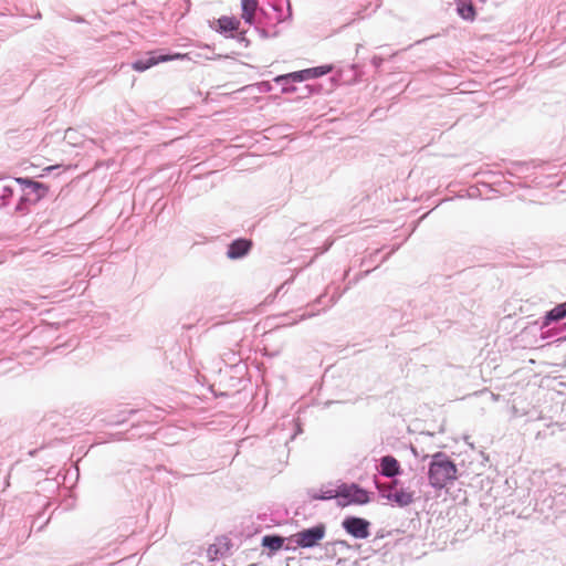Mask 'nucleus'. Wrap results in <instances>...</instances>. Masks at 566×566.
<instances>
[{"instance_id":"f257e3e1","label":"nucleus","mask_w":566,"mask_h":566,"mask_svg":"<svg viewBox=\"0 0 566 566\" xmlns=\"http://www.w3.org/2000/svg\"><path fill=\"white\" fill-rule=\"evenodd\" d=\"M428 458V482L434 490H442L451 485L458 479L455 463L444 452H436Z\"/></svg>"},{"instance_id":"f03ea898","label":"nucleus","mask_w":566,"mask_h":566,"mask_svg":"<svg viewBox=\"0 0 566 566\" xmlns=\"http://www.w3.org/2000/svg\"><path fill=\"white\" fill-rule=\"evenodd\" d=\"M369 502L368 492L357 484L338 485L337 504L347 506L349 504H366Z\"/></svg>"},{"instance_id":"7ed1b4c3","label":"nucleus","mask_w":566,"mask_h":566,"mask_svg":"<svg viewBox=\"0 0 566 566\" xmlns=\"http://www.w3.org/2000/svg\"><path fill=\"white\" fill-rule=\"evenodd\" d=\"M326 534V527L324 524H318L310 528L302 530L294 535H292L291 539L298 547L302 548H312L319 543L324 538Z\"/></svg>"},{"instance_id":"20e7f679","label":"nucleus","mask_w":566,"mask_h":566,"mask_svg":"<svg viewBox=\"0 0 566 566\" xmlns=\"http://www.w3.org/2000/svg\"><path fill=\"white\" fill-rule=\"evenodd\" d=\"M177 59H192V57L188 54H182V53L156 54L153 52L146 57L136 60L133 63V69L137 72H144L160 62H167V61H172V60H177Z\"/></svg>"},{"instance_id":"39448f33","label":"nucleus","mask_w":566,"mask_h":566,"mask_svg":"<svg viewBox=\"0 0 566 566\" xmlns=\"http://www.w3.org/2000/svg\"><path fill=\"white\" fill-rule=\"evenodd\" d=\"M344 530L355 538L364 539L369 536V522L360 517H347L343 521Z\"/></svg>"},{"instance_id":"423d86ee","label":"nucleus","mask_w":566,"mask_h":566,"mask_svg":"<svg viewBox=\"0 0 566 566\" xmlns=\"http://www.w3.org/2000/svg\"><path fill=\"white\" fill-rule=\"evenodd\" d=\"M13 181L14 184H19L22 187V190L28 197L33 195L34 198L32 201L34 202L44 197L48 191V188L43 184L29 178L19 177L14 178Z\"/></svg>"},{"instance_id":"0eeeda50","label":"nucleus","mask_w":566,"mask_h":566,"mask_svg":"<svg viewBox=\"0 0 566 566\" xmlns=\"http://www.w3.org/2000/svg\"><path fill=\"white\" fill-rule=\"evenodd\" d=\"M379 473L389 479H394L401 473L400 463L392 455H384L379 460Z\"/></svg>"},{"instance_id":"6e6552de","label":"nucleus","mask_w":566,"mask_h":566,"mask_svg":"<svg viewBox=\"0 0 566 566\" xmlns=\"http://www.w3.org/2000/svg\"><path fill=\"white\" fill-rule=\"evenodd\" d=\"M240 20H238L237 18L223 15L214 22V25L212 28L217 32L224 34L228 38H233L232 34L228 35V33L238 30Z\"/></svg>"},{"instance_id":"1a4fd4ad","label":"nucleus","mask_w":566,"mask_h":566,"mask_svg":"<svg viewBox=\"0 0 566 566\" xmlns=\"http://www.w3.org/2000/svg\"><path fill=\"white\" fill-rule=\"evenodd\" d=\"M332 71L331 65H322L311 69H305L302 71L294 72V75L291 76L292 80H300V82L307 81L310 78H316L323 76Z\"/></svg>"},{"instance_id":"9d476101","label":"nucleus","mask_w":566,"mask_h":566,"mask_svg":"<svg viewBox=\"0 0 566 566\" xmlns=\"http://www.w3.org/2000/svg\"><path fill=\"white\" fill-rule=\"evenodd\" d=\"M391 497L390 503L399 507H406L415 502V492L409 488L400 486L392 493Z\"/></svg>"},{"instance_id":"9b49d317","label":"nucleus","mask_w":566,"mask_h":566,"mask_svg":"<svg viewBox=\"0 0 566 566\" xmlns=\"http://www.w3.org/2000/svg\"><path fill=\"white\" fill-rule=\"evenodd\" d=\"M251 248V242L245 239L234 240L228 248L227 256L235 260L244 256Z\"/></svg>"},{"instance_id":"f8f14e48","label":"nucleus","mask_w":566,"mask_h":566,"mask_svg":"<svg viewBox=\"0 0 566 566\" xmlns=\"http://www.w3.org/2000/svg\"><path fill=\"white\" fill-rule=\"evenodd\" d=\"M338 486L334 488L332 484L322 485L319 490H311L308 495L312 500H337Z\"/></svg>"},{"instance_id":"ddd939ff","label":"nucleus","mask_w":566,"mask_h":566,"mask_svg":"<svg viewBox=\"0 0 566 566\" xmlns=\"http://www.w3.org/2000/svg\"><path fill=\"white\" fill-rule=\"evenodd\" d=\"M566 316V302L562 303L551 311H548L543 317L542 328L547 327L552 322L559 321Z\"/></svg>"},{"instance_id":"4468645a","label":"nucleus","mask_w":566,"mask_h":566,"mask_svg":"<svg viewBox=\"0 0 566 566\" xmlns=\"http://www.w3.org/2000/svg\"><path fill=\"white\" fill-rule=\"evenodd\" d=\"M13 180L0 179V207H7L13 196Z\"/></svg>"},{"instance_id":"2eb2a0df","label":"nucleus","mask_w":566,"mask_h":566,"mask_svg":"<svg viewBox=\"0 0 566 566\" xmlns=\"http://www.w3.org/2000/svg\"><path fill=\"white\" fill-rule=\"evenodd\" d=\"M242 19L252 24L254 21V13L258 8V0H241Z\"/></svg>"},{"instance_id":"dca6fc26","label":"nucleus","mask_w":566,"mask_h":566,"mask_svg":"<svg viewBox=\"0 0 566 566\" xmlns=\"http://www.w3.org/2000/svg\"><path fill=\"white\" fill-rule=\"evenodd\" d=\"M294 75V72L279 75L274 78V82L282 86L283 93H294L296 87L293 85L294 83H300V80H292L291 76Z\"/></svg>"},{"instance_id":"f3484780","label":"nucleus","mask_w":566,"mask_h":566,"mask_svg":"<svg viewBox=\"0 0 566 566\" xmlns=\"http://www.w3.org/2000/svg\"><path fill=\"white\" fill-rule=\"evenodd\" d=\"M459 15L464 20H473L475 15L474 8L471 2L457 6Z\"/></svg>"},{"instance_id":"a211bd4d","label":"nucleus","mask_w":566,"mask_h":566,"mask_svg":"<svg viewBox=\"0 0 566 566\" xmlns=\"http://www.w3.org/2000/svg\"><path fill=\"white\" fill-rule=\"evenodd\" d=\"M262 544L270 549L276 551L282 547L283 538L280 536L268 535L263 537Z\"/></svg>"},{"instance_id":"6ab92c4d","label":"nucleus","mask_w":566,"mask_h":566,"mask_svg":"<svg viewBox=\"0 0 566 566\" xmlns=\"http://www.w3.org/2000/svg\"><path fill=\"white\" fill-rule=\"evenodd\" d=\"M377 490L382 499H386L388 502H391V495L395 492V489L389 483H376Z\"/></svg>"},{"instance_id":"aec40b11","label":"nucleus","mask_w":566,"mask_h":566,"mask_svg":"<svg viewBox=\"0 0 566 566\" xmlns=\"http://www.w3.org/2000/svg\"><path fill=\"white\" fill-rule=\"evenodd\" d=\"M31 200H32V199H31L30 197H28L25 193H24V195H22V196L20 197V199H19V202L17 203L15 211H20V212L24 211V209H25V203H27L28 201H31Z\"/></svg>"},{"instance_id":"412c9836","label":"nucleus","mask_w":566,"mask_h":566,"mask_svg":"<svg viewBox=\"0 0 566 566\" xmlns=\"http://www.w3.org/2000/svg\"><path fill=\"white\" fill-rule=\"evenodd\" d=\"M188 55H190L192 59H187L188 61H192V62H200L202 59H206V60H212L213 57H210V56H207V55H203L201 53H193V52H189L187 53Z\"/></svg>"},{"instance_id":"4be33fe9","label":"nucleus","mask_w":566,"mask_h":566,"mask_svg":"<svg viewBox=\"0 0 566 566\" xmlns=\"http://www.w3.org/2000/svg\"><path fill=\"white\" fill-rule=\"evenodd\" d=\"M65 139H66L70 144H72V145H77V143H76V130L69 128V129L65 132Z\"/></svg>"},{"instance_id":"5701e85b","label":"nucleus","mask_w":566,"mask_h":566,"mask_svg":"<svg viewBox=\"0 0 566 566\" xmlns=\"http://www.w3.org/2000/svg\"><path fill=\"white\" fill-rule=\"evenodd\" d=\"M389 484L395 489V491H397L401 485V482L397 479L392 480L391 482H389Z\"/></svg>"},{"instance_id":"b1692460","label":"nucleus","mask_w":566,"mask_h":566,"mask_svg":"<svg viewBox=\"0 0 566 566\" xmlns=\"http://www.w3.org/2000/svg\"><path fill=\"white\" fill-rule=\"evenodd\" d=\"M457 6L471 2V0H455Z\"/></svg>"}]
</instances>
